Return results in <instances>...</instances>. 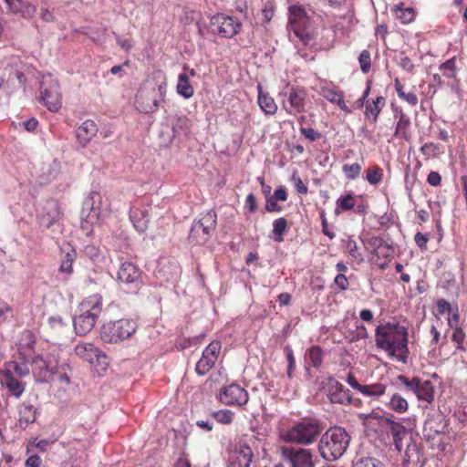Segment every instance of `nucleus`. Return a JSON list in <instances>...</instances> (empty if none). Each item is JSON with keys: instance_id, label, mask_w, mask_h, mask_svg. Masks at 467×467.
<instances>
[{"instance_id": "nucleus-37", "label": "nucleus", "mask_w": 467, "mask_h": 467, "mask_svg": "<svg viewBox=\"0 0 467 467\" xmlns=\"http://www.w3.org/2000/svg\"><path fill=\"white\" fill-rule=\"evenodd\" d=\"M439 70L441 72V75L447 78H455L457 75V67H456V58L455 57L446 60L444 63L441 64L439 67Z\"/></svg>"}, {"instance_id": "nucleus-51", "label": "nucleus", "mask_w": 467, "mask_h": 467, "mask_svg": "<svg viewBox=\"0 0 467 467\" xmlns=\"http://www.w3.org/2000/svg\"><path fill=\"white\" fill-rule=\"evenodd\" d=\"M419 378L414 377L412 379H409L404 375H400L397 377V380L402 384L406 389L414 393V390L417 389Z\"/></svg>"}, {"instance_id": "nucleus-56", "label": "nucleus", "mask_w": 467, "mask_h": 467, "mask_svg": "<svg viewBox=\"0 0 467 467\" xmlns=\"http://www.w3.org/2000/svg\"><path fill=\"white\" fill-rule=\"evenodd\" d=\"M292 181L294 182L295 187L298 193L300 194H306L307 193V187L303 182L300 177L296 175V173H293L292 175Z\"/></svg>"}, {"instance_id": "nucleus-50", "label": "nucleus", "mask_w": 467, "mask_h": 467, "mask_svg": "<svg viewBox=\"0 0 467 467\" xmlns=\"http://www.w3.org/2000/svg\"><path fill=\"white\" fill-rule=\"evenodd\" d=\"M358 62L360 69L363 73H368L371 67L370 53L368 50H363L358 56Z\"/></svg>"}, {"instance_id": "nucleus-36", "label": "nucleus", "mask_w": 467, "mask_h": 467, "mask_svg": "<svg viewBox=\"0 0 467 467\" xmlns=\"http://www.w3.org/2000/svg\"><path fill=\"white\" fill-rule=\"evenodd\" d=\"M287 229V220L284 217L275 219L273 222V238L275 242L281 243L284 241V234Z\"/></svg>"}, {"instance_id": "nucleus-57", "label": "nucleus", "mask_w": 467, "mask_h": 467, "mask_svg": "<svg viewBox=\"0 0 467 467\" xmlns=\"http://www.w3.org/2000/svg\"><path fill=\"white\" fill-rule=\"evenodd\" d=\"M437 311L441 315H444L446 313L451 315L452 312V309H451V304L447 300L440 299L437 302Z\"/></svg>"}, {"instance_id": "nucleus-13", "label": "nucleus", "mask_w": 467, "mask_h": 467, "mask_svg": "<svg viewBox=\"0 0 467 467\" xmlns=\"http://www.w3.org/2000/svg\"><path fill=\"white\" fill-rule=\"evenodd\" d=\"M248 400L247 391L237 384L224 387L219 393V400L228 406H243Z\"/></svg>"}, {"instance_id": "nucleus-39", "label": "nucleus", "mask_w": 467, "mask_h": 467, "mask_svg": "<svg viewBox=\"0 0 467 467\" xmlns=\"http://www.w3.org/2000/svg\"><path fill=\"white\" fill-rule=\"evenodd\" d=\"M375 249L373 253L379 258L383 257L389 259L392 256V251L390 247L385 244L381 239L376 238L373 242Z\"/></svg>"}, {"instance_id": "nucleus-6", "label": "nucleus", "mask_w": 467, "mask_h": 467, "mask_svg": "<svg viewBox=\"0 0 467 467\" xmlns=\"http://www.w3.org/2000/svg\"><path fill=\"white\" fill-rule=\"evenodd\" d=\"M108 212V203L99 192H91L84 200L81 211V227L88 231L89 226L93 227L104 217ZM93 228L90 229V232Z\"/></svg>"}, {"instance_id": "nucleus-18", "label": "nucleus", "mask_w": 467, "mask_h": 467, "mask_svg": "<svg viewBox=\"0 0 467 467\" xmlns=\"http://www.w3.org/2000/svg\"><path fill=\"white\" fill-rule=\"evenodd\" d=\"M117 278L119 282L130 285L133 289H137L141 284L140 270L130 262L121 263L117 273Z\"/></svg>"}, {"instance_id": "nucleus-46", "label": "nucleus", "mask_w": 467, "mask_h": 467, "mask_svg": "<svg viewBox=\"0 0 467 467\" xmlns=\"http://www.w3.org/2000/svg\"><path fill=\"white\" fill-rule=\"evenodd\" d=\"M308 362L315 368L320 367L322 363V350L318 347H313L307 353Z\"/></svg>"}, {"instance_id": "nucleus-34", "label": "nucleus", "mask_w": 467, "mask_h": 467, "mask_svg": "<svg viewBox=\"0 0 467 467\" xmlns=\"http://www.w3.org/2000/svg\"><path fill=\"white\" fill-rule=\"evenodd\" d=\"M195 222L202 227V231L206 230L210 234H213L216 227L217 216L213 211L210 210Z\"/></svg>"}, {"instance_id": "nucleus-42", "label": "nucleus", "mask_w": 467, "mask_h": 467, "mask_svg": "<svg viewBox=\"0 0 467 467\" xmlns=\"http://www.w3.org/2000/svg\"><path fill=\"white\" fill-rule=\"evenodd\" d=\"M394 13L396 17L403 24L410 23L414 19V11L412 8H403L399 5L395 6Z\"/></svg>"}, {"instance_id": "nucleus-30", "label": "nucleus", "mask_w": 467, "mask_h": 467, "mask_svg": "<svg viewBox=\"0 0 467 467\" xmlns=\"http://www.w3.org/2000/svg\"><path fill=\"white\" fill-rule=\"evenodd\" d=\"M202 227L200 224H198L196 222H193L189 235L191 243L195 244H202L210 239L212 234H210V233H208L206 230L202 231Z\"/></svg>"}, {"instance_id": "nucleus-31", "label": "nucleus", "mask_w": 467, "mask_h": 467, "mask_svg": "<svg viewBox=\"0 0 467 467\" xmlns=\"http://www.w3.org/2000/svg\"><path fill=\"white\" fill-rule=\"evenodd\" d=\"M386 99L382 96H379L376 99L372 100V102L367 101L366 105V115L370 118L372 117V121L376 122L378 119V116L385 106Z\"/></svg>"}, {"instance_id": "nucleus-53", "label": "nucleus", "mask_w": 467, "mask_h": 467, "mask_svg": "<svg viewBox=\"0 0 467 467\" xmlns=\"http://www.w3.org/2000/svg\"><path fill=\"white\" fill-rule=\"evenodd\" d=\"M301 133L310 141H315L321 137V134L312 128H300Z\"/></svg>"}, {"instance_id": "nucleus-2", "label": "nucleus", "mask_w": 467, "mask_h": 467, "mask_svg": "<svg viewBox=\"0 0 467 467\" xmlns=\"http://www.w3.org/2000/svg\"><path fill=\"white\" fill-rule=\"evenodd\" d=\"M289 39L298 49V54L306 60H313L314 56L299 48V46L313 48L317 44V32L310 18L301 5L289 7Z\"/></svg>"}, {"instance_id": "nucleus-48", "label": "nucleus", "mask_w": 467, "mask_h": 467, "mask_svg": "<svg viewBox=\"0 0 467 467\" xmlns=\"http://www.w3.org/2000/svg\"><path fill=\"white\" fill-rule=\"evenodd\" d=\"M212 416L216 420L217 422L222 424H230L233 420L234 413L229 410H222L213 411Z\"/></svg>"}, {"instance_id": "nucleus-61", "label": "nucleus", "mask_w": 467, "mask_h": 467, "mask_svg": "<svg viewBox=\"0 0 467 467\" xmlns=\"http://www.w3.org/2000/svg\"><path fill=\"white\" fill-rule=\"evenodd\" d=\"M427 182L431 186H438L441 184V175L436 171H431L428 174Z\"/></svg>"}, {"instance_id": "nucleus-60", "label": "nucleus", "mask_w": 467, "mask_h": 467, "mask_svg": "<svg viewBox=\"0 0 467 467\" xmlns=\"http://www.w3.org/2000/svg\"><path fill=\"white\" fill-rule=\"evenodd\" d=\"M245 207L248 209L250 213H254L257 209V202L254 195L250 193L247 195L245 199Z\"/></svg>"}, {"instance_id": "nucleus-40", "label": "nucleus", "mask_w": 467, "mask_h": 467, "mask_svg": "<svg viewBox=\"0 0 467 467\" xmlns=\"http://www.w3.org/2000/svg\"><path fill=\"white\" fill-rule=\"evenodd\" d=\"M356 205V200L352 193H348L344 196H341L337 201V208L336 213H339V209L342 211H348L352 208H354Z\"/></svg>"}, {"instance_id": "nucleus-47", "label": "nucleus", "mask_w": 467, "mask_h": 467, "mask_svg": "<svg viewBox=\"0 0 467 467\" xmlns=\"http://www.w3.org/2000/svg\"><path fill=\"white\" fill-rule=\"evenodd\" d=\"M75 258V252L71 250V252H67L64 258L62 259L61 265L59 266V271L61 273H65L67 275L71 274L72 272V264Z\"/></svg>"}, {"instance_id": "nucleus-4", "label": "nucleus", "mask_w": 467, "mask_h": 467, "mask_svg": "<svg viewBox=\"0 0 467 467\" xmlns=\"http://www.w3.org/2000/svg\"><path fill=\"white\" fill-rule=\"evenodd\" d=\"M102 311V297L95 294L86 297L78 307V314L73 318L76 333L84 336L95 327L98 317Z\"/></svg>"}, {"instance_id": "nucleus-41", "label": "nucleus", "mask_w": 467, "mask_h": 467, "mask_svg": "<svg viewBox=\"0 0 467 467\" xmlns=\"http://www.w3.org/2000/svg\"><path fill=\"white\" fill-rule=\"evenodd\" d=\"M24 79H25L24 74L18 70H16L14 72V74H12L10 71L7 78H6V71H5L3 76L1 77L0 87H5V82L7 85L10 82L13 86H15L16 82H17V84L19 86H21L24 82Z\"/></svg>"}, {"instance_id": "nucleus-54", "label": "nucleus", "mask_w": 467, "mask_h": 467, "mask_svg": "<svg viewBox=\"0 0 467 467\" xmlns=\"http://www.w3.org/2000/svg\"><path fill=\"white\" fill-rule=\"evenodd\" d=\"M465 337V334L463 333L462 328L456 327L452 333L451 339L453 342L457 344V348L462 349V343Z\"/></svg>"}, {"instance_id": "nucleus-10", "label": "nucleus", "mask_w": 467, "mask_h": 467, "mask_svg": "<svg viewBox=\"0 0 467 467\" xmlns=\"http://www.w3.org/2000/svg\"><path fill=\"white\" fill-rule=\"evenodd\" d=\"M306 90L302 88L291 86L286 90L279 92L282 99V108L290 115L305 111Z\"/></svg>"}, {"instance_id": "nucleus-52", "label": "nucleus", "mask_w": 467, "mask_h": 467, "mask_svg": "<svg viewBox=\"0 0 467 467\" xmlns=\"http://www.w3.org/2000/svg\"><path fill=\"white\" fill-rule=\"evenodd\" d=\"M49 327L57 333L63 332L67 325L63 322V319L59 316H51L48 317Z\"/></svg>"}, {"instance_id": "nucleus-44", "label": "nucleus", "mask_w": 467, "mask_h": 467, "mask_svg": "<svg viewBox=\"0 0 467 467\" xmlns=\"http://www.w3.org/2000/svg\"><path fill=\"white\" fill-rule=\"evenodd\" d=\"M361 170L362 166L358 162L344 164L342 167V171L346 178L351 181L356 180L360 175Z\"/></svg>"}, {"instance_id": "nucleus-43", "label": "nucleus", "mask_w": 467, "mask_h": 467, "mask_svg": "<svg viewBox=\"0 0 467 467\" xmlns=\"http://www.w3.org/2000/svg\"><path fill=\"white\" fill-rule=\"evenodd\" d=\"M395 89H396V92H397L399 98L406 100L411 106L417 105V103H418L417 95L413 92H409V93L404 92L403 88L400 85L399 79H396V81H395Z\"/></svg>"}, {"instance_id": "nucleus-33", "label": "nucleus", "mask_w": 467, "mask_h": 467, "mask_svg": "<svg viewBox=\"0 0 467 467\" xmlns=\"http://www.w3.org/2000/svg\"><path fill=\"white\" fill-rule=\"evenodd\" d=\"M386 389L387 387L384 384L375 383L369 385H362L359 393H361L364 397L377 400L385 394Z\"/></svg>"}, {"instance_id": "nucleus-21", "label": "nucleus", "mask_w": 467, "mask_h": 467, "mask_svg": "<svg viewBox=\"0 0 467 467\" xmlns=\"http://www.w3.org/2000/svg\"><path fill=\"white\" fill-rule=\"evenodd\" d=\"M319 93L329 102L337 105L341 110L347 113L350 112V109L344 101V96L341 91L336 90L329 86H322Z\"/></svg>"}, {"instance_id": "nucleus-59", "label": "nucleus", "mask_w": 467, "mask_h": 467, "mask_svg": "<svg viewBox=\"0 0 467 467\" xmlns=\"http://www.w3.org/2000/svg\"><path fill=\"white\" fill-rule=\"evenodd\" d=\"M408 431L406 430V432H398L393 434V440L395 443L396 449L400 451L403 448V442L402 440L408 435Z\"/></svg>"}, {"instance_id": "nucleus-63", "label": "nucleus", "mask_w": 467, "mask_h": 467, "mask_svg": "<svg viewBox=\"0 0 467 467\" xmlns=\"http://www.w3.org/2000/svg\"><path fill=\"white\" fill-rule=\"evenodd\" d=\"M399 64L404 70L408 72H411L414 68L412 61L408 57H402Z\"/></svg>"}, {"instance_id": "nucleus-24", "label": "nucleus", "mask_w": 467, "mask_h": 467, "mask_svg": "<svg viewBox=\"0 0 467 467\" xmlns=\"http://www.w3.org/2000/svg\"><path fill=\"white\" fill-rule=\"evenodd\" d=\"M414 394L420 400L431 402L434 399V388L430 380H422L419 378L417 389Z\"/></svg>"}, {"instance_id": "nucleus-38", "label": "nucleus", "mask_w": 467, "mask_h": 467, "mask_svg": "<svg viewBox=\"0 0 467 467\" xmlns=\"http://www.w3.org/2000/svg\"><path fill=\"white\" fill-rule=\"evenodd\" d=\"M3 371L11 372L13 377L24 378L28 375L29 369L26 364L18 363L16 361L7 364L6 368Z\"/></svg>"}, {"instance_id": "nucleus-19", "label": "nucleus", "mask_w": 467, "mask_h": 467, "mask_svg": "<svg viewBox=\"0 0 467 467\" xmlns=\"http://www.w3.org/2000/svg\"><path fill=\"white\" fill-rule=\"evenodd\" d=\"M61 212L58 203L54 201H48L43 211L38 214V222L42 227L50 228L60 218Z\"/></svg>"}, {"instance_id": "nucleus-55", "label": "nucleus", "mask_w": 467, "mask_h": 467, "mask_svg": "<svg viewBox=\"0 0 467 467\" xmlns=\"http://www.w3.org/2000/svg\"><path fill=\"white\" fill-rule=\"evenodd\" d=\"M265 210L269 213H279L282 211V207L278 205L277 201L273 196H268L266 197Z\"/></svg>"}, {"instance_id": "nucleus-7", "label": "nucleus", "mask_w": 467, "mask_h": 467, "mask_svg": "<svg viewBox=\"0 0 467 467\" xmlns=\"http://www.w3.org/2000/svg\"><path fill=\"white\" fill-rule=\"evenodd\" d=\"M136 329L135 321L122 318L104 324L101 327L100 337L104 342L117 343L129 338Z\"/></svg>"}, {"instance_id": "nucleus-23", "label": "nucleus", "mask_w": 467, "mask_h": 467, "mask_svg": "<svg viewBox=\"0 0 467 467\" xmlns=\"http://www.w3.org/2000/svg\"><path fill=\"white\" fill-rule=\"evenodd\" d=\"M158 92H159V99L156 98V96H152V101L151 103H140V99H141V96L138 98L137 103L139 104L140 110L143 111L144 113H150L157 110L159 108L161 102L163 100L165 94H166V84L162 83L158 86Z\"/></svg>"}, {"instance_id": "nucleus-14", "label": "nucleus", "mask_w": 467, "mask_h": 467, "mask_svg": "<svg viewBox=\"0 0 467 467\" xmlns=\"http://www.w3.org/2000/svg\"><path fill=\"white\" fill-rule=\"evenodd\" d=\"M252 449L244 442L235 443L229 451L228 467H250Z\"/></svg>"}, {"instance_id": "nucleus-62", "label": "nucleus", "mask_w": 467, "mask_h": 467, "mask_svg": "<svg viewBox=\"0 0 467 467\" xmlns=\"http://www.w3.org/2000/svg\"><path fill=\"white\" fill-rule=\"evenodd\" d=\"M345 381L354 389L358 390L359 392L362 385L358 383V379L352 373H348L347 378L345 379Z\"/></svg>"}, {"instance_id": "nucleus-16", "label": "nucleus", "mask_w": 467, "mask_h": 467, "mask_svg": "<svg viewBox=\"0 0 467 467\" xmlns=\"http://www.w3.org/2000/svg\"><path fill=\"white\" fill-rule=\"evenodd\" d=\"M327 397L332 403L348 405L352 403V397L348 389H346L335 378L329 377L326 383Z\"/></svg>"}, {"instance_id": "nucleus-49", "label": "nucleus", "mask_w": 467, "mask_h": 467, "mask_svg": "<svg viewBox=\"0 0 467 467\" xmlns=\"http://www.w3.org/2000/svg\"><path fill=\"white\" fill-rule=\"evenodd\" d=\"M353 467H384V464L376 458L365 457L358 459Z\"/></svg>"}, {"instance_id": "nucleus-17", "label": "nucleus", "mask_w": 467, "mask_h": 467, "mask_svg": "<svg viewBox=\"0 0 467 467\" xmlns=\"http://www.w3.org/2000/svg\"><path fill=\"white\" fill-rule=\"evenodd\" d=\"M75 352L77 356L84 360L88 361L92 365L95 363L101 365L102 369H104L109 364L108 357L101 353L91 343L78 344L75 347Z\"/></svg>"}, {"instance_id": "nucleus-28", "label": "nucleus", "mask_w": 467, "mask_h": 467, "mask_svg": "<svg viewBox=\"0 0 467 467\" xmlns=\"http://www.w3.org/2000/svg\"><path fill=\"white\" fill-rule=\"evenodd\" d=\"M130 218L133 223L134 228L139 233H144L149 223V214L147 211L133 209L130 211Z\"/></svg>"}, {"instance_id": "nucleus-22", "label": "nucleus", "mask_w": 467, "mask_h": 467, "mask_svg": "<svg viewBox=\"0 0 467 467\" xmlns=\"http://www.w3.org/2000/svg\"><path fill=\"white\" fill-rule=\"evenodd\" d=\"M98 127L91 119H87L77 130V138L79 143L86 146L97 134Z\"/></svg>"}, {"instance_id": "nucleus-32", "label": "nucleus", "mask_w": 467, "mask_h": 467, "mask_svg": "<svg viewBox=\"0 0 467 467\" xmlns=\"http://www.w3.org/2000/svg\"><path fill=\"white\" fill-rule=\"evenodd\" d=\"M386 406L397 413H404L409 409V403L405 398L398 393H394L389 398V401L386 402Z\"/></svg>"}, {"instance_id": "nucleus-25", "label": "nucleus", "mask_w": 467, "mask_h": 467, "mask_svg": "<svg viewBox=\"0 0 467 467\" xmlns=\"http://www.w3.org/2000/svg\"><path fill=\"white\" fill-rule=\"evenodd\" d=\"M258 104L261 109L268 115H274L277 111V105L275 102L274 99L270 97L267 93H265L262 89V87L258 85Z\"/></svg>"}, {"instance_id": "nucleus-35", "label": "nucleus", "mask_w": 467, "mask_h": 467, "mask_svg": "<svg viewBox=\"0 0 467 467\" xmlns=\"http://www.w3.org/2000/svg\"><path fill=\"white\" fill-rule=\"evenodd\" d=\"M36 420V410L30 404H22L19 408V423L20 426H27Z\"/></svg>"}, {"instance_id": "nucleus-26", "label": "nucleus", "mask_w": 467, "mask_h": 467, "mask_svg": "<svg viewBox=\"0 0 467 467\" xmlns=\"http://www.w3.org/2000/svg\"><path fill=\"white\" fill-rule=\"evenodd\" d=\"M395 118L398 119V121L394 136L408 140L410 139L409 130L410 127V119L409 116L400 110L395 115Z\"/></svg>"}, {"instance_id": "nucleus-3", "label": "nucleus", "mask_w": 467, "mask_h": 467, "mask_svg": "<svg viewBox=\"0 0 467 467\" xmlns=\"http://www.w3.org/2000/svg\"><path fill=\"white\" fill-rule=\"evenodd\" d=\"M350 436L344 428L335 426L321 437L318 451L323 459L332 462L339 459L349 446Z\"/></svg>"}, {"instance_id": "nucleus-15", "label": "nucleus", "mask_w": 467, "mask_h": 467, "mask_svg": "<svg viewBox=\"0 0 467 467\" xmlns=\"http://www.w3.org/2000/svg\"><path fill=\"white\" fill-rule=\"evenodd\" d=\"M221 349L220 341L211 342L202 351V358L196 364L195 370L199 375H205L214 366Z\"/></svg>"}, {"instance_id": "nucleus-12", "label": "nucleus", "mask_w": 467, "mask_h": 467, "mask_svg": "<svg viewBox=\"0 0 467 467\" xmlns=\"http://www.w3.org/2000/svg\"><path fill=\"white\" fill-rule=\"evenodd\" d=\"M283 454L289 467H316L317 457L308 449H286Z\"/></svg>"}, {"instance_id": "nucleus-58", "label": "nucleus", "mask_w": 467, "mask_h": 467, "mask_svg": "<svg viewBox=\"0 0 467 467\" xmlns=\"http://www.w3.org/2000/svg\"><path fill=\"white\" fill-rule=\"evenodd\" d=\"M335 284L341 290V291H344V290H347L348 287V278L347 276L344 275V274H338L336 277H335Z\"/></svg>"}, {"instance_id": "nucleus-64", "label": "nucleus", "mask_w": 467, "mask_h": 467, "mask_svg": "<svg viewBox=\"0 0 467 467\" xmlns=\"http://www.w3.org/2000/svg\"><path fill=\"white\" fill-rule=\"evenodd\" d=\"M41 459L37 455H31L26 461V467H40Z\"/></svg>"}, {"instance_id": "nucleus-5", "label": "nucleus", "mask_w": 467, "mask_h": 467, "mask_svg": "<svg viewBox=\"0 0 467 467\" xmlns=\"http://www.w3.org/2000/svg\"><path fill=\"white\" fill-rule=\"evenodd\" d=\"M323 428L317 420L303 419L284 431L281 438L285 442L310 445L322 432Z\"/></svg>"}, {"instance_id": "nucleus-9", "label": "nucleus", "mask_w": 467, "mask_h": 467, "mask_svg": "<svg viewBox=\"0 0 467 467\" xmlns=\"http://www.w3.org/2000/svg\"><path fill=\"white\" fill-rule=\"evenodd\" d=\"M40 95L48 110L57 112L61 108V93L57 80L50 74L44 75L40 82Z\"/></svg>"}, {"instance_id": "nucleus-29", "label": "nucleus", "mask_w": 467, "mask_h": 467, "mask_svg": "<svg viewBox=\"0 0 467 467\" xmlns=\"http://www.w3.org/2000/svg\"><path fill=\"white\" fill-rule=\"evenodd\" d=\"M177 93L186 99H191L194 94V88L191 84L188 74H179L176 85Z\"/></svg>"}, {"instance_id": "nucleus-1", "label": "nucleus", "mask_w": 467, "mask_h": 467, "mask_svg": "<svg viewBox=\"0 0 467 467\" xmlns=\"http://www.w3.org/2000/svg\"><path fill=\"white\" fill-rule=\"evenodd\" d=\"M375 341L377 348L386 351L402 364L408 363V330L399 323L386 322L379 325L375 329Z\"/></svg>"}, {"instance_id": "nucleus-20", "label": "nucleus", "mask_w": 467, "mask_h": 467, "mask_svg": "<svg viewBox=\"0 0 467 467\" xmlns=\"http://www.w3.org/2000/svg\"><path fill=\"white\" fill-rule=\"evenodd\" d=\"M1 376L2 386L6 388L12 396L20 398L26 389V384L20 378L13 377L8 371H2Z\"/></svg>"}, {"instance_id": "nucleus-45", "label": "nucleus", "mask_w": 467, "mask_h": 467, "mask_svg": "<svg viewBox=\"0 0 467 467\" xmlns=\"http://www.w3.org/2000/svg\"><path fill=\"white\" fill-rule=\"evenodd\" d=\"M383 171L378 166H373L371 169H368L366 175V180L371 185H377L382 181Z\"/></svg>"}, {"instance_id": "nucleus-11", "label": "nucleus", "mask_w": 467, "mask_h": 467, "mask_svg": "<svg viewBox=\"0 0 467 467\" xmlns=\"http://www.w3.org/2000/svg\"><path fill=\"white\" fill-rule=\"evenodd\" d=\"M210 26L212 32L217 33L223 37L230 38L239 32L241 23L233 16H225L223 14H216L212 16Z\"/></svg>"}, {"instance_id": "nucleus-27", "label": "nucleus", "mask_w": 467, "mask_h": 467, "mask_svg": "<svg viewBox=\"0 0 467 467\" xmlns=\"http://www.w3.org/2000/svg\"><path fill=\"white\" fill-rule=\"evenodd\" d=\"M10 12L22 14L23 16H32L36 13V7L23 0H4Z\"/></svg>"}, {"instance_id": "nucleus-8", "label": "nucleus", "mask_w": 467, "mask_h": 467, "mask_svg": "<svg viewBox=\"0 0 467 467\" xmlns=\"http://www.w3.org/2000/svg\"><path fill=\"white\" fill-rule=\"evenodd\" d=\"M66 361H59L55 358L45 359L42 357H36L32 361V373L37 382H49L54 379L59 368L64 369Z\"/></svg>"}]
</instances>
